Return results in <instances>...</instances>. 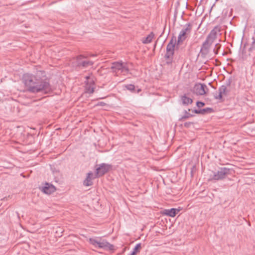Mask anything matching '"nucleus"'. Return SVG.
<instances>
[{"instance_id": "27", "label": "nucleus", "mask_w": 255, "mask_h": 255, "mask_svg": "<svg viewBox=\"0 0 255 255\" xmlns=\"http://www.w3.org/2000/svg\"><path fill=\"white\" fill-rule=\"evenodd\" d=\"M96 55H97L96 54V55H94V54L91 55V56H96Z\"/></svg>"}, {"instance_id": "23", "label": "nucleus", "mask_w": 255, "mask_h": 255, "mask_svg": "<svg viewBox=\"0 0 255 255\" xmlns=\"http://www.w3.org/2000/svg\"><path fill=\"white\" fill-rule=\"evenodd\" d=\"M213 111V109L210 108H206L203 109H201V113L202 115H204L207 113H211Z\"/></svg>"}, {"instance_id": "17", "label": "nucleus", "mask_w": 255, "mask_h": 255, "mask_svg": "<svg viewBox=\"0 0 255 255\" xmlns=\"http://www.w3.org/2000/svg\"><path fill=\"white\" fill-rule=\"evenodd\" d=\"M181 98L183 105H188L192 104L193 102L192 99L187 97L186 95L181 96Z\"/></svg>"}, {"instance_id": "7", "label": "nucleus", "mask_w": 255, "mask_h": 255, "mask_svg": "<svg viewBox=\"0 0 255 255\" xmlns=\"http://www.w3.org/2000/svg\"><path fill=\"white\" fill-rule=\"evenodd\" d=\"M208 90V88L205 84L196 83L193 88L192 92L196 95H204Z\"/></svg>"}, {"instance_id": "14", "label": "nucleus", "mask_w": 255, "mask_h": 255, "mask_svg": "<svg viewBox=\"0 0 255 255\" xmlns=\"http://www.w3.org/2000/svg\"><path fill=\"white\" fill-rule=\"evenodd\" d=\"M55 191V187L52 184L46 183L42 187V191L47 194H50Z\"/></svg>"}, {"instance_id": "12", "label": "nucleus", "mask_w": 255, "mask_h": 255, "mask_svg": "<svg viewBox=\"0 0 255 255\" xmlns=\"http://www.w3.org/2000/svg\"><path fill=\"white\" fill-rule=\"evenodd\" d=\"M97 176L96 174H94L92 172H89L87 174V177L83 182L84 185L86 186H89L92 185V180L95 178Z\"/></svg>"}, {"instance_id": "13", "label": "nucleus", "mask_w": 255, "mask_h": 255, "mask_svg": "<svg viewBox=\"0 0 255 255\" xmlns=\"http://www.w3.org/2000/svg\"><path fill=\"white\" fill-rule=\"evenodd\" d=\"M180 209L176 208L165 209L163 211V214L168 216L174 217L180 211Z\"/></svg>"}, {"instance_id": "5", "label": "nucleus", "mask_w": 255, "mask_h": 255, "mask_svg": "<svg viewBox=\"0 0 255 255\" xmlns=\"http://www.w3.org/2000/svg\"><path fill=\"white\" fill-rule=\"evenodd\" d=\"M191 28V24L188 23L185 25V27L181 30L178 37V40L177 42V46L181 44L187 38V35L190 33Z\"/></svg>"}, {"instance_id": "21", "label": "nucleus", "mask_w": 255, "mask_h": 255, "mask_svg": "<svg viewBox=\"0 0 255 255\" xmlns=\"http://www.w3.org/2000/svg\"><path fill=\"white\" fill-rule=\"evenodd\" d=\"M184 113H185L184 115L180 119V121H183L185 119H186L187 118H189L190 117H191L193 116V115L190 114L189 113H188L186 111H184Z\"/></svg>"}, {"instance_id": "25", "label": "nucleus", "mask_w": 255, "mask_h": 255, "mask_svg": "<svg viewBox=\"0 0 255 255\" xmlns=\"http://www.w3.org/2000/svg\"><path fill=\"white\" fill-rule=\"evenodd\" d=\"M193 125L192 122H186L184 124V126L186 128H189L191 126Z\"/></svg>"}, {"instance_id": "24", "label": "nucleus", "mask_w": 255, "mask_h": 255, "mask_svg": "<svg viewBox=\"0 0 255 255\" xmlns=\"http://www.w3.org/2000/svg\"><path fill=\"white\" fill-rule=\"evenodd\" d=\"M196 105L198 108H201L205 105V103L202 102L198 101L196 103Z\"/></svg>"}, {"instance_id": "3", "label": "nucleus", "mask_w": 255, "mask_h": 255, "mask_svg": "<svg viewBox=\"0 0 255 255\" xmlns=\"http://www.w3.org/2000/svg\"><path fill=\"white\" fill-rule=\"evenodd\" d=\"M89 243L95 248H102L107 251H113L114 247L113 245L107 242L105 240L100 238H91Z\"/></svg>"}, {"instance_id": "2", "label": "nucleus", "mask_w": 255, "mask_h": 255, "mask_svg": "<svg viewBox=\"0 0 255 255\" xmlns=\"http://www.w3.org/2000/svg\"><path fill=\"white\" fill-rule=\"evenodd\" d=\"M221 30V26L220 25L216 26L208 35L200 49V53L202 57H205L209 54L210 47L214 40L217 38V35L218 34H221V33H220Z\"/></svg>"}, {"instance_id": "18", "label": "nucleus", "mask_w": 255, "mask_h": 255, "mask_svg": "<svg viewBox=\"0 0 255 255\" xmlns=\"http://www.w3.org/2000/svg\"><path fill=\"white\" fill-rule=\"evenodd\" d=\"M154 35L152 32L150 33L146 37L143 39L142 42L144 44L150 43L153 38Z\"/></svg>"}, {"instance_id": "22", "label": "nucleus", "mask_w": 255, "mask_h": 255, "mask_svg": "<svg viewBox=\"0 0 255 255\" xmlns=\"http://www.w3.org/2000/svg\"><path fill=\"white\" fill-rule=\"evenodd\" d=\"M221 45L219 43H217L215 45V46L213 50V51L216 55L218 54L219 50L221 48Z\"/></svg>"}, {"instance_id": "6", "label": "nucleus", "mask_w": 255, "mask_h": 255, "mask_svg": "<svg viewBox=\"0 0 255 255\" xmlns=\"http://www.w3.org/2000/svg\"><path fill=\"white\" fill-rule=\"evenodd\" d=\"M230 169L226 167L221 168L217 172H214L212 179L215 180H222L230 174Z\"/></svg>"}, {"instance_id": "9", "label": "nucleus", "mask_w": 255, "mask_h": 255, "mask_svg": "<svg viewBox=\"0 0 255 255\" xmlns=\"http://www.w3.org/2000/svg\"><path fill=\"white\" fill-rule=\"evenodd\" d=\"M112 69L113 71L116 72L117 74H119L122 73H127L128 69L125 67L122 63L115 62L113 63L112 66Z\"/></svg>"}, {"instance_id": "15", "label": "nucleus", "mask_w": 255, "mask_h": 255, "mask_svg": "<svg viewBox=\"0 0 255 255\" xmlns=\"http://www.w3.org/2000/svg\"><path fill=\"white\" fill-rule=\"evenodd\" d=\"M176 43V39L174 40L172 38L166 46V51H170L174 52Z\"/></svg>"}, {"instance_id": "19", "label": "nucleus", "mask_w": 255, "mask_h": 255, "mask_svg": "<svg viewBox=\"0 0 255 255\" xmlns=\"http://www.w3.org/2000/svg\"><path fill=\"white\" fill-rule=\"evenodd\" d=\"M141 249V244H137L134 248L133 249V251H132L131 253L129 255H136V254L138 253H139L140 250Z\"/></svg>"}, {"instance_id": "11", "label": "nucleus", "mask_w": 255, "mask_h": 255, "mask_svg": "<svg viewBox=\"0 0 255 255\" xmlns=\"http://www.w3.org/2000/svg\"><path fill=\"white\" fill-rule=\"evenodd\" d=\"M87 83H86L85 90L87 93L92 94L94 92V82L93 80H89L90 78L87 77Z\"/></svg>"}, {"instance_id": "1", "label": "nucleus", "mask_w": 255, "mask_h": 255, "mask_svg": "<svg viewBox=\"0 0 255 255\" xmlns=\"http://www.w3.org/2000/svg\"><path fill=\"white\" fill-rule=\"evenodd\" d=\"M45 77L44 71L38 70L35 74H24L23 81L28 91L33 93L40 92L47 93L51 90V87L49 83L43 79Z\"/></svg>"}, {"instance_id": "20", "label": "nucleus", "mask_w": 255, "mask_h": 255, "mask_svg": "<svg viewBox=\"0 0 255 255\" xmlns=\"http://www.w3.org/2000/svg\"><path fill=\"white\" fill-rule=\"evenodd\" d=\"M128 90L132 92H135L139 93L140 91H141V89L138 88L137 87H135L133 85H128Z\"/></svg>"}, {"instance_id": "10", "label": "nucleus", "mask_w": 255, "mask_h": 255, "mask_svg": "<svg viewBox=\"0 0 255 255\" xmlns=\"http://www.w3.org/2000/svg\"><path fill=\"white\" fill-rule=\"evenodd\" d=\"M230 91L227 89L226 86L222 85L218 89L219 94L214 95V98L216 100H219L220 101H223V97L227 96Z\"/></svg>"}, {"instance_id": "26", "label": "nucleus", "mask_w": 255, "mask_h": 255, "mask_svg": "<svg viewBox=\"0 0 255 255\" xmlns=\"http://www.w3.org/2000/svg\"><path fill=\"white\" fill-rule=\"evenodd\" d=\"M192 112L195 114H202L201 110H194Z\"/></svg>"}, {"instance_id": "16", "label": "nucleus", "mask_w": 255, "mask_h": 255, "mask_svg": "<svg viewBox=\"0 0 255 255\" xmlns=\"http://www.w3.org/2000/svg\"><path fill=\"white\" fill-rule=\"evenodd\" d=\"M174 53V52L172 51H166V53L165 55L164 58L166 60V63L167 64H169L172 63Z\"/></svg>"}, {"instance_id": "8", "label": "nucleus", "mask_w": 255, "mask_h": 255, "mask_svg": "<svg viewBox=\"0 0 255 255\" xmlns=\"http://www.w3.org/2000/svg\"><path fill=\"white\" fill-rule=\"evenodd\" d=\"M112 168V165L111 164L102 163L99 165V166L96 168V175L97 176H101L111 170Z\"/></svg>"}, {"instance_id": "4", "label": "nucleus", "mask_w": 255, "mask_h": 255, "mask_svg": "<svg viewBox=\"0 0 255 255\" xmlns=\"http://www.w3.org/2000/svg\"><path fill=\"white\" fill-rule=\"evenodd\" d=\"M93 64L92 61L88 60L86 57L80 55L77 57L74 62V65L79 68H84L92 66Z\"/></svg>"}]
</instances>
